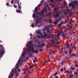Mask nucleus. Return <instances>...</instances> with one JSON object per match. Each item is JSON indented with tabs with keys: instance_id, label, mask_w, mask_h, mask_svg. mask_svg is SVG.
I'll return each mask as SVG.
<instances>
[{
	"instance_id": "obj_38",
	"label": "nucleus",
	"mask_w": 78,
	"mask_h": 78,
	"mask_svg": "<svg viewBox=\"0 0 78 78\" xmlns=\"http://www.w3.org/2000/svg\"><path fill=\"white\" fill-rule=\"evenodd\" d=\"M64 70V69L63 68H62L61 69H60V71L62 72V71H63Z\"/></svg>"
},
{
	"instance_id": "obj_47",
	"label": "nucleus",
	"mask_w": 78,
	"mask_h": 78,
	"mask_svg": "<svg viewBox=\"0 0 78 78\" xmlns=\"http://www.w3.org/2000/svg\"><path fill=\"white\" fill-rule=\"evenodd\" d=\"M19 75V73H17L16 76H17Z\"/></svg>"
},
{
	"instance_id": "obj_23",
	"label": "nucleus",
	"mask_w": 78,
	"mask_h": 78,
	"mask_svg": "<svg viewBox=\"0 0 78 78\" xmlns=\"http://www.w3.org/2000/svg\"><path fill=\"white\" fill-rule=\"evenodd\" d=\"M69 57H67V56H66L65 58V59H66V60H67V59H69Z\"/></svg>"
},
{
	"instance_id": "obj_12",
	"label": "nucleus",
	"mask_w": 78,
	"mask_h": 78,
	"mask_svg": "<svg viewBox=\"0 0 78 78\" xmlns=\"http://www.w3.org/2000/svg\"><path fill=\"white\" fill-rule=\"evenodd\" d=\"M31 48H29L28 50H27V52H28V55H30V53L31 52Z\"/></svg>"
},
{
	"instance_id": "obj_1",
	"label": "nucleus",
	"mask_w": 78,
	"mask_h": 78,
	"mask_svg": "<svg viewBox=\"0 0 78 78\" xmlns=\"http://www.w3.org/2000/svg\"><path fill=\"white\" fill-rule=\"evenodd\" d=\"M36 12L38 14H40V15H42V16H44V12H47V8L45 7L41 11V12H38V11L37 10V12H34L32 15V17L34 19H36Z\"/></svg>"
},
{
	"instance_id": "obj_40",
	"label": "nucleus",
	"mask_w": 78,
	"mask_h": 78,
	"mask_svg": "<svg viewBox=\"0 0 78 78\" xmlns=\"http://www.w3.org/2000/svg\"><path fill=\"white\" fill-rule=\"evenodd\" d=\"M71 52H72V50H70V51L69 52V54H70V53H71Z\"/></svg>"
},
{
	"instance_id": "obj_42",
	"label": "nucleus",
	"mask_w": 78,
	"mask_h": 78,
	"mask_svg": "<svg viewBox=\"0 0 78 78\" xmlns=\"http://www.w3.org/2000/svg\"><path fill=\"white\" fill-rule=\"evenodd\" d=\"M6 5L7 6H8L9 5V3H7Z\"/></svg>"
},
{
	"instance_id": "obj_24",
	"label": "nucleus",
	"mask_w": 78,
	"mask_h": 78,
	"mask_svg": "<svg viewBox=\"0 0 78 78\" xmlns=\"http://www.w3.org/2000/svg\"><path fill=\"white\" fill-rule=\"evenodd\" d=\"M58 9H59V8L58 7L55 8L54 9V11H56V10H58Z\"/></svg>"
},
{
	"instance_id": "obj_4",
	"label": "nucleus",
	"mask_w": 78,
	"mask_h": 78,
	"mask_svg": "<svg viewBox=\"0 0 78 78\" xmlns=\"http://www.w3.org/2000/svg\"><path fill=\"white\" fill-rule=\"evenodd\" d=\"M44 2V0H42L41 1V3H40L35 8V12H37V9L39 7H40L41 5H42V3Z\"/></svg>"
},
{
	"instance_id": "obj_14",
	"label": "nucleus",
	"mask_w": 78,
	"mask_h": 78,
	"mask_svg": "<svg viewBox=\"0 0 78 78\" xmlns=\"http://www.w3.org/2000/svg\"><path fill=\"white\" fill-rule=\"evenodd\" d=\"M65 35H66V34H63V35H62V36H63V39H64V40H65L66 39V36H65Z\"/></svg>"
},
{
	"instance_id": "obj_21",
	"label": "nucleus",
	"mask_w": 78,
	"mask_h": 78,
	"mask_svg": "<svg viewBox=\"0 0 78 78\" xmlns=\"http://www.w3.org/2000/svg\"><path fill=\"white\" fill-rule=\"evenodd\" d=\"M58 20H57L56 21H55L54 24H55V25H56V24L58 23Z\"/></svg>"
},
{
	"instance_id": "obj_57",
	"label": "nucleus",
	"mask_w": 78,
	"mask_h": 78,
	"mask_svg": "<svg viewBox=\"0 0 78 78\" xmlns=\"http://www.w3.org/2000/svg\"><path fill=\"white\" fill-rule=\"evenodd\" d=\"M72 55H73V56H75L76 54H72Z\"/></svg>"
},
{
	"instance_id": "obj_13",
	"label": "nucleus",
	"mask_w": 78,
	"mask_h": 78,
	"mask_svg": "<svg viewBox=\"0 0 78 78\" xmlns=\"http://www.w3.org/2000/svg\"><path fill=\"white\" fill-rule=\"evenodd\" d=\"M39 45L40 46V47H44V46H45V44L44 43H43L41 44H39Z\"/></svg>"
},
{
	"instance_id": "obj_46",
	"label": "nucleus",
	"mask_w": 78,
	"mask_h": 78,
	"mask_svg": "<svg viewBox=\"0 0 78 78\" xmlns=\"http://www.w3.org/2000/svg\"><path fill=\"white\" fill-rule=\"evenodd\" d=\"M31 27H34V25H33V24H31Z\"/></svg>"
},
{
	"instance_id": "obj_20",
	"label": "nucleus",
	"mask_w": 78,
	"mask_h": 78,
	"mask_svg": "<svg viewBox=\"0 0 78 78\" xmlns=\"http://www.w3.org/2000/svg\"><path fill=\"white\" fill-rule=\"evenodd\" d=\"M46 31L48 32V33H50V28H48L46 29Z\"/></svg>"
},
{
	"instance_id": "obj_58",
	"label": "nucleus",
	"mask_w": 78,
	"mask_h": 78,
	"mask_svg": "<svg viewBox=\"0 0 78 78\" xmlns=\"http://www.w3.org/2000/svg\"><path fill=\"white\" fill-rule=\"evenodd\" d=\"M65 53H66V54H67V51H65Z\"/></svg>"
},
{
	"instance_id": "obj_37",
	"label": "nucleus",
	"mask_w": 78,
	"mask_h": 78,
	"mask_svg": "<svg viewBox=\"0 0 78 78\" xmlns=\"http://www.w3.org/2000/svg\"><path fill=\"white\" fill-rule=\"evenodd\" d=\"M73 75H71L69 77L70 78H72V77H73Z\"/></svg>"
},
{
	"instance_id": "obj_41",
	"label": "nucleus",
	"mask_w": 78,
	"mask_h": 78,
	"mask_svg": "<svg viewBox=\"0 0 78 78\" xmlns=\"http://www.w3.org/2000/svg\"><path fill=\"white\" fill-rule=\"evenodd\" d=\"M36 47H40V46L39 45L38 46V45H36Z\"/></svg>"
},
{
	"instance_id": "obj_43",
	"label": "nucleus",
	"mask_w": 78,
	"mask_h": 78,
	"mask_svg": "<svg viewBox=\"0 0 78 78\" xmlns=\"http://www.w3.org/2000/svg\"><path fill=\"white\" fill-rule=\"evenodd\" d=\"M71 69H72V70H74L75 68H73V67H72L71 68Z\"/></svg>"
},
{
	"instance_id": "obj_35",
	"label": "nucleus",
	"mask_w": 78,
	"mask_h": 78,
	"mask_svg": "<svg viewBox=\"0 0 78 78\" xmlns=\"http://www.w3.org/2000/svg\"><path fill=\"white\" fill-rule=\"evenodd\" d=\"M30 35L31 37L30 39H31V38L32 37V34H30Z\"/></svg>"
},
{
	"instance_id": "obj_52",
	"label": "nucleus",
	"mask_w": 78,
	"mask_h": 78,
	"mask_svg": "<svg viewBox=\"0 0 78 78\" xmlns=\"http://www.w3.org/2000/svg\"><path fill=\"white\" fill-rule=\"evenodd\" d=\"M51 3H53V0H51Z\"/></svg>"
},
{
	"instance_id": "obj_11",
	"label": "nucleus",
	"mask_w": 78,
	"mask_h": 78,
	"mask_svg": "<svg viewBox=\"0 0 78 78\" xmlns=\"http://www.w3.org/2000/svg\"><path fill=\"white\" fill-rule=\"evenodd\" d=\"M4 50H0V56L2 55L3 54V53H4Z\"/></svg>"
},
{
	"instance_id": "obj_54",
	"label": "nucleus",
	"mask_w": 78,
	"mask_h": 78,
	"mask_svg": "<svg viewBox=\"0 0 78 78\" xmlns=\"http://www.w3.org/2000/svg\"><path fill=\"white\" fill-rule=\"evenodd\" d=\"M32 67H33V66H30V69H31V68H32Z\"/></svg>"
},
{
	"instance_id": "obj_56",
	"label": "nucleus",
	"mask_w": 78,
	"mask_h": 78,
	"mask_svg": "<svg viewBox=\"0 0 78 78\" xmlns=\"http://www.w3.org/2000/svg\"><path fill=\"white\" fill-rule=\"evenodd\" d=\"M68 57L70 58H71V55H69L68 56Z\"/></svg>"
},
{
	"instance_id": "obj_55",
	"label": "nucleus",
	"mask_w": 78,
	"mask_h": 78,
	"mask_svg": "<svg viewBox=\"0 0 78 78\" xmlns=\"http://www.w3.org/2000/svg\"><path fill=\"white\" fill-rule=\"evenodd\" d=\"M61 18H62L61 16H60L59 18V20H61Z\"/></svg>"
},
{
	"instance_id": "obj_44",
	"label": "nucleus",
	"mask_w": 78,
	"mask_h": 78,
	"mask_svg": "<svg viewBox=\"0 0 78 78\" xmlns=\"http://www.w3.org/2000/svg\"><path fill=\"white\" fill-rule=\"evenodd\" d=\"M14 1L13 0H12L11 3H12V4L13 3Z\"/></svg>"
},
{
	"instance_id": "obj_64",
	"label": "nucleus",
	"mask_w": 78,
	"mask_h": 78,
	"mask_svg": "<svg viewBox=\"0 0 78 78\" xmlns=\"http://www.w3.org/2000/svg\"><path fill=\"white\" fill-rule=\"evenodd\" d=\"M52 53L53 54H55V52L54 51H52Z\"/></svg>"
},
{
	"instance_id": "obj_10",
	"label": "nucleus",
	"mask_w": 78,
	"mask_h": 78,
	"mask_svg": "<svg viewBox=\"0 0 78 78\" xmlns=\"http://www.w3.org/2000/svg\"><path fill=\"white\" fill-rule=\"evenodd\" d=\"M28 44L29 45H28L27 46V47H28V48H31V42L30 41L29 42H28Z\"/></svg>"
},
{
	"instance_id": "obj_63",
	"label": "nucleus",
	"mask_w": 78,
	"mask_h": 78,
	"mask_svg": "<svg viewBox=\"0 0 78 78\" xmlns=\"http://www.w3.org/2000/svg\"><path fill=\"white\" fill-rule=\"evenodd\" d=\"M42 51V49H40V51Z\"/></svg>"
},
{
	"instance_id": "obj_25",
	"label": "nucleus",
	"mask_w": 78,
	"mask_h": 78,
	"mask_svg": "<svg viewBox=\"0 0 78 78\" xmlns=\"http://www.w3.org/2000/svg\"><path fill=\"white\" fill-rule=\"evenodd\" d=\"M64 23V21H62L61 22V25H63Z\"/></svg>"
},
{
	"instance_id": "obj_36",
	"label": "nucleus",
	"mask_w": 78,
	"mask_h": 78,
	"mask_svg": "<svg viewBox=\"0 0 78 78\" xmlns=\"http://www.w3.org/2000/svg\"><path fill=\"white\" fill-rule=\"evenodd\" d=\"M72 49H73V48H76V47H74V46H73V47H72Z\"/></svg>"
},
{
	"instance_id": "obj_32",
	"label": "nucleus",
	"mask_w": 78,
	"mask_h": 78,
	"mask_svg": "<svg viewBox=\"0 0 78 78\" xmlns=\"http://www.w3.org/2000/svg\"><path fill=\"white\" fill-rule=\"evenodd\" d=\"M52 20H51L49 19V22H50V23L51 22Z\"/></svg>"
},
{
	"instance_id": "obj_9",
	"label": "nucleus",
	"mask_w": 78,
	"mask_h": 78,
	"mask_svg": "<svg viewBox=\"0 0 78 78\" xmlns=\"http://www.w3.org/2000/svg\"><path fill=\"white\" fill-rule=\"evenodd\" d=\"M55 18H57L59 16V12H57L56 13V15H55Z\"/></svg>"
},
{
	"instance_id": "obj_53",
	"label": "nucleus",
	"mask_w": 78,
	"mask_h": 78,
	"mask_svg": "<svg viewBox=\"0 0 78 78\" xmlns=\"http://www.w3.org/2000/svg\"><path fill=\"white\" fill-rule=\"evenodd\" d=\"M59 27H61V23H59Z\"/></svg>"
},
{
	"instance_id": "obj_5",
	"label": "nucleus",
	"mask_w": 78,
	"mask_h": 78,
	"mask_svg": "<svg viewBox=\"0 0 78 78\" xmlns=\"http://www.w3.org/2000/svg\"><path fill=\"white\" fill-rule=\"evenodd\" d=\"M14 75V69H12L10 72V74L9 75L8 78H12Z\"/></svg>"
},
{
	"instance_id": "obj_29",
	"label": "nucleus",
	"mask_w": 78,
	"mask_h": 78,
	"mask_svg": "<svg viewBox=\"0 0 78 78\" xmlns=\"http://www.w3.org/2000/svg\"><path fill=\"white\" fill-rule=\"evenodd\" d=\"M67 12H68V13H69V12H70V10H66Z\"/></svg>"
},
{
	"instance_id": "obj_8",
	"label": "nucleus",
	"mask_w": 78,
	"mask_h": 78,
	"mask_svg": "<svg viewBox=\"0 0 78 78\" xmlns=\"http://www.w3.org/2000/svg\"><path fill=\"white\" fill-rule=\"evenodd\" d=\"M31 50L32 53H33L34 52V53H35L36 54L37 53V50H34V48H33V47H31Z\"/></svg>"
},
{
	"instance_id": "obj_22",
	"label": "nucleus",
	"mask_w": 78,
	"mask_h": 78,
	"mask_svg": "<svg viewBox=\"0 0 78 78\" xmlns=\"http://www.w3.org/2000/svg\"><path fill=\"white\" fill-rule=\"evenodd\" d=\"M48 27H50V28H52L53 27V25L52 24H49V25L48 26Z\"/></svg>"
},
{
	"instance_id": "obj_34",
	"label": "nucleus",
	"mask_w": 78,
	"mask_h": 78,
	"mask_svg": "<svg viewBox=\"0 0 78 78\" xmlns=\"http://www.w3.org/2000/svg\"><path fill=\"white\" fill-rule=\"evenodd\" d=\"M45 22H48V21H49V20H45Z\"/></svg>"
},
{
	"instance_id": "obj_51",
	"label": "nucleus",
	"mask_w": 78,
	"mask_h": 78,
	"mask_svg": "<svg viewBox=\"0 0 78 78\" xmlns=\"http://www.w3.org/2000/svg\"><path fill=\"white\" fill-rule=\"evenodd\" d=\"M66 2H65V3H64L63 4L64 6H65L66 5Z\"/></svg>"
},
{
	"instance_id": "obj_62",
	"label": "nucleus",
	"mask_w": 78,
	"mask_h": 78,
	"mask_svg": "<svg viewBox=\"0 0 78 78\" xmlns=\"http://www.w3.org/2000/svg\"><path fill=\"white\" fill-rule=\"evenodd\" d=\"M35 60H33V62L34 63H35Z\"/></svg>"
},
{
	"instance_id": "obj_17",
	"label": "nucleus",
	"mask_w": 78,
	"mask_h": 78,
	"mask_svg": "<svg viewBox=\"0 0 78 78\" xmlns=\"http://www.w3.org/2000/svg\"><path fill=\"white\" fill-rule=\"evenodd\" d=\"M27 54V52H24L22 54V56L23 57L25 56V55Z\"/></svg>"
},
{
	"instance_id": "obj_2",
	"label": "nucleus",
	"mask_w": 78,
	"mask_h": 78,
	"mask_svg": "<svg viewBox=\"0 0 78 78\" xmlns=\"http://www.w3.org/2000/svg\"><path fill=\"white\" fill-rule=\"evenodd\" d=\"M37 33H38V34H41V36L42 37H46V36L48 37H50V35L46 34V33H45V32H44V36H42V33H41L40 30L37 31Z\"/></svg>"
},
{
	"instance_id": "obj_7",
	"label": "nucleus",
	"mask_w": 78,
	"mask_h": 78,
	"mask_svg": "<svg viewBox=\"0 0 78 78\" xmlns=\"http://www.w3.org/2000/svg\"><path fill=\"white\" fill-rule=\"evenodd\" d=\"M18 8L19 10H16V11L17 12L19 13H22V11H21V6H20L19 4L18 3Z\"/></svg>"
},
{
	"instance_id": "obj_26",
	"label": "nucleus",
	"mask_w": 78,
	"mask_h": 78,
	"mask_svg": "<svg viewBox=\"0 0 78 78\" xmlns=\"http://www.w3.org/2000/svg\"><path fill=\"white\" fill-rule=\"evenodd\" d=\"M45 63H46V62L45 61V60H44L43 62V64H44V66H45Z\"/></svg>"
},
{
	"instance_id": "obj_45",
	"label": "nucleus",
	"mask_w": 78,
	"mask_h": 78,
	"mask_svg": "<svg viewBox=\"0 0 78 78\" xmlns=\"http://www.w3.org/2000/svg\"><path fill=\"white\" fill-rule=\"evenodd\" d=\"M47 48H49V45H47L46 46Z\"/></svg>"
},
{
	"instance_id": "obj_61",
	"label": "nucleus",
	"mask_w": 78,
	"mask_h": 78,
	"mask_svg": "<svg viewBox=\"0 0 78 78\" xmlns=\"http://www.w3.org/2000/svg\"><path fill=\"white\" fill-rule=\"evenodd\" d=\"M69 28H70V29H72V26H70Z\"/></svg>"
},
{
	"instance_id": "obj_18",
	"label": "nucleus",
	"mask_w": 78,
	"mask_h": 78,
	"mask_svg": "<svg viewBox=\"0 0 78 78\" xmlns=\"http://www.w3.org/2000/svg\"><path fill=\"white\" fill-rule=\"evenodd\" d=\"M58 34L56 36V37H58L61 34V33L59 32H57Z\"/></svg>"
},
{
	"instance_id": "obj_59",
	"label": "nucleus",
	"mask_w": 78,
	"mask_h": 78,
	"mask_svg": "<svg viewBox=\"0 0 78 78\" xmlns=\"http://www.w3.org/2000/svg\"><path fill=\"white\" fill-rule=\"evenodd\" d=\"M38 38H41V36H40V35H39V36H38Z\"/></svg>"
},
{
	"instance_id": "obj_39",
	"label": "nucleus",
	"mask_w": 78,
	"mask_h": 78,
	"mask_svg": "<svg viewBox=\"0 0 78 78\" xmlns=\"http://www.w3.org/2000/svg\"><path fill=\"white\" fill-rule=\"evenodd\" d=\"M39 19V16H37V20H38Z\"/></svg>"
},
{
	"instance_id": "obj_49",
	"label": "nucleus",
	"mask_w": 78,
	"mask_h": 78,
	"mask_svg": "<svg viewBox=\"0 0 78 78\" xmlns=\"http://www.w3.org/2000/svg\"><path fill=\"white\" fill-rule=\"evenodd\" d=\"M56 75H57V73H55V74L54 75V76H56Z\"/></svg>"
},
{
	"instance_id": "obj_28",
	"label": "nucleus",
	"mask_w": 78,
	"mask_h": 78,
	"mask_svg": "<svg viewBox=\"0 0 78 78\" xmlns=\"http://www.w3.org/2000/svg\"><path fill=\"white\" fill-rule=\"evenodd\" d=\"M42 18H39L38 20H39V21H41V20H42Z\"/></svg>"
},
{
	"instance_id": "obj_15",
	"label": "nucleus",
	"mask_w": 78,
	"mask_h": 78,
	"mask_svg": "<svg viewBox=\"0 0 78 78\" xmlns=\"http://www.w3.org/2000/svg\"><path fill=\"white\" fill-rule=\"evenodd\" d=\"M35 23L34 24L37 25V24L39 22V21H38L37 20H35Z\"/></svg>"
},
{
	"instance_id": "obj_31",
	"label": "nucleus",
	"mask_w": 78,
	"mask_h": 78,
	"mask_svg": "<svg viewBox=\"0 0 78 78\" xmlns=\"http://www.w3.org/2000/svg\"><path fill=\"white\" fill-rule=\"evenodd\" d=\"M56 47H57L58 48H59V44L56 45Z\"/></svg>"
},
{
	"instance_id": "obj_6",
	"label": "nucleus",
	"mask_w": 78,
	"mask_h": 78,
	"mask_svg": "<svg viewBox=\"0 0 78 78\" xmlns=\"http://www.w3.org/2000/svg\"><path fill=\"white\" fill-rule=\"evenodd\" d=\"M69 6L70 8H71V6H72V8L73 9H74L76 7V5L75 6V5L72 3H69Z\"/></svg>"
},
{
	"instance_id": "obj_19",
	"label": "nucleus",
	"mask_w": 78,
	"mask_h": 78,
	"mask_svg": "<svg viewBox=\"0 0 78 78\" xmlns=\"http://www.w3.org/2000/svg\"><path fill=\"white\" fill-rule=\"evenodd\" d=\"M55 41H54V40L53 39H52V40L51 41V44H55Z\"/></svg>"
},
{
	"instance_id": "obj_3",
	"label": "nucleus",
	"mask_w": 78,
	"mask_h": 78,
	"mask_svg": "<svg viewBox=\"0 0 78 78\" xmlns=\"http://www.w3.org/2000/svg\"><path fill=\"white\" fill-rule=\"evenodd\" d=\"M20 58H19L18 61L17 63H16V65L15 66L16 68H15V71H16V70L17 69H19V65H20L21 63H22L20 61Z\"/></svg>"
},
{
	"instance_id": "obj_50",
	"label": "nucleus",
	"mask_w": 78,
	"mask_h": 78,
	"mask_svg": "<svg viewBox=\"0 0 78 78\" xmlns=\"http://www.w3.org/2000/svg\"><path fill=\"white\" fill-rule=\"evenodd\" d=\"M69 34H72L71 33V32H69L68 33Z\"/></svg>"
},
{
	"instance_id": "obj_33",
	"label": "nucleus",
	"mask_w": 78,
	"mask_h": 78,
	"mask_svg": "<svg viewBox=\"0 0 78 78\" xmlns=\"http://www.w3.org/2000/svg\"><path fill=\"white\" fill-rule=\"evenodd\" d=\"M23 59H21V60H20V62H21L22 63V62H23Z\"/></svg>"
},
{
	"instance_id": "obj_30",
	"label": "nucleus",
	"mask_w": 78,
	"mask_h": 78,
	"mask_svg": "<svg viewBox=\"0 0 78 78\" xmlns=\"http://www.w3.org/2000/svg\"><path fill=\"white\" fill-rule=\"evenodd\" d=\"M67 47L66 48H69V47H70V46L69 45V44H67Z\"/></svg>"
},
{
	"instance_id": "obj_48",
	"label": "nucleus",
	"mask_w": 78,
	"mask_h": 78,
	"mask_svg": "<svg viewBox=\"0 0 78 78\" xmlns=\"http://www.w3.org/2000/svg\"><path fill=\"white\" fill-rule=\"evenodd\" d=\"M17 5H14V8H17Z\"/></svg>"
},
{
	"instance_id": "obj_27",
	"label": "nucleus",
	"mask_w": 78,
	"mask_h": 78,
	"mask_svg": "<svg viewBox=\"0 0 78 78\" xmlns=\"http://www.w3.org/2000/svg\"><path fill=\"white\" fill-rule=\"evenodd\" d=\"M51 13L50 12L48 15V16H51Z\"/></svg>"
},
{
	"instance_id": "obj_60",
	"label": "nucleus",
	"mask_w": 78,
	"mask_h": 78,
	"mask_svg": "<svg viewBox=\"0 0 78 78\" xmlns=\"http://www.w3.org/2000/svg\"><path fill=\"white\" fill-rule=\"evenodd\" d=\"M18 72H20V69H18Z\"/></svg>"
},
{
	"instance_id": "obj_16",
	"label": "nucleus",
	"mask_w": 78,
	"mask_h": 78,
	"mask_svg": "<svg viewBox=\"0 0 78 78\" xmlns=\"http://www.w3.org/2000/svg\"><path fill=\"white\" fill-rule=\"evenodd\" d=\"M73 3H75L76 5H78V2H77V1L76 0H75V1L73 0Z\"/></svg>"
}]
</instances>
